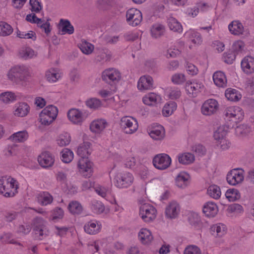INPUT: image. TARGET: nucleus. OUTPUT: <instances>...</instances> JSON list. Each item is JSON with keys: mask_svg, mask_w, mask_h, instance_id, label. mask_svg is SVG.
I'll use <instances>...</instances> for the list:
<instances>
[{"mask_svg": "<svg viewBox=\"0 0 254 254\" xmlns=\"http://www.w3.org/2000/svg\"><path fill=\"white\" fill-rule=\"evenodd\" d=\"M87 108L92 110H97L102 107L103 104L101 100L97 98L92 97L87 99L85 102Z\"/></svg>", "mask_w": 254, "mask_h": 254, "instance_id": "obj_46", "label": "nucleus"}, {"mask_svg": "<svg viewBox=\"0 0 254 254\" xmlns=\"http://www.w3.org/2000/svg\"><path fill=\"white\" fill-rule=\"evenodd\" d=\"M184 254H201V251L197 246L191 245L185 248Z\"/></svg>", "mask_w": 254, "mask_h": 254, "instance_id": "obj_64", "label": "nucleus"}, {"mask_svg": "<svg viewBox=\"0 0 254 254\" xmlns=\"http://www.w3.org/2000/svg\"><path fill=\"white\" fill-rule=\"evenodd\" d=\"M152 163L153 166L157 169L164 170L171 166L172 159L169 155L166 153H160L154 157Z\"/></svg>", "mask_w": 254, "mask_h": 254, "instance_id": "obj_11", "label": "nucleus"}, {"mask_svg": "<svg viewBox=\"0 0 254 254\" xmlns=\"http://www.w3.org/2000/svg\"><path fill=\"white\" fill-rule=\"evenodd\" d=\"M17 96L11 91H6L0 94V101L4 104H10L16 101Z\"/></svg>", "mask_w": 254, "mask_h": 254, "instance_id": "obj_44", "label": "nucleus"}, {"mask_svg": "<svg viewBox=\"0 0 254 254\" xmlns=\"http://www.w3.org/2000/svg\"><path fill=\"white\" fill-rule=\"evenodd\" d=\"M219 109L218 101L214 99L205 101L201 105L200 111L202 115L210 116L216 114Z\"/></svg>", "mask_w": 254, "mask_h": 254, "instance_id": "obj_12", "label": "nucleus"}, {"mask_svg": "<svg viewBox=\"0 0 254 254\" xmlns=\"http://www.w3.org/2000/svg\"><path fill=\"white\" fill-rule=\"evenodd\" d=\"M246 50V45L244 42L241 40L234 41L232 44V50L236 55L243 54Z\"/></svg>", "mask_w": 254, "mask_h": 254, "instance_id": "obj_53", "label": "nucleus"}, {"mask_svg": "<svg viewBox=\"0 0 254 254\" xmlns=\"http://www.w3.org/2000/svg\"><path fill=\"white\" fill-rule=\"evenodd\" d=\"M153 80L152 77L145 75L141 76L138 80L137 87L140 91L151 90L153 88Z\"/></svg>", "mask_w": 254, "mask_h": 254, "instance_id": "obj_26", "label": "nucleus"}, {"mask_svg": "<svg viewBox=\"0 0 254 254\" xmlns=\"http://www.w3.org/2000/svg\"><path fill=\"white\" fill-rule=\"evenodd\" d=\"M13 32V28L8 24L4 22H0V35L6 36L10 35Z\"/></svg>", "mask_w": 254, "mask_h": 254, "instance_id": "obj_61", "label": "nucleus"}, {"mask_svg": "<svg viewBox=\"0 0 254 254\" xmlns=\"http://www.w3.org/2000/svg\"><path fill=\"white\" fill-rule=\"evenodd\" d=\"M229 32L234 36H247L248 34V30L239 20H233L228 26Z\"/></svg>", "mask_w": 254, "mask_h": 254, "instance_id": "obj_16", "label": "nucleus"}, {"mask_svg": "<svg viewBox=\"0 0 254 254\" xmlns=\"http://www.w3.org/2000/svg\"><path fill=\"white\" fill-rule=\"evenodd\" d=\"M37 198L39 203L43 206L50 204L53 201V197L52 195L46 191L40 193Z\"/></svg>", "mask_w": 254, "mask_h": 254, "instance_id": "obj_48", "label": "nucleus"}, {"mask_svg": "<svg viewBox=\"0 0 254 254\" xmlns=\"http://www.w3.org/2000/svg\"><path fill=\"white\" fill-rule=\"evenodd\" d=\"M18 186V182L10 176L0 177V193L6 197L14 196L17 193Z\"/></svg>", "mask_w": 254, "mask_h": 254, "instance_id": "obj_2", "label": "nucleus"}, {"mask_svg": "<svg viewBox=\"0 0 254 254\" xmlns=\"http://www.w3.org/2000/svg\"><path fill=\"white\" fill-rule=\"evenodd\" d=\"M30 67L25 64H17L11 66L7 71L6 77L16 85H22L31 76Z\"/></svg>", "mask_w": 254, "mask_h": 254, "instance_id": "obj_1", "label": "nucleus"}, {"mask_svg": "<svg viewBox=\"0 0 254 254\" xmlns=\"http://www.w3.org/2000/svg\"><path fill=\"white\" fill-rule=\"evenodd\" d=\"M171 81L176 85H182L186 81V76L182 73H175L171 77Z\"/></svg>", "mask_w": 254, "mask_h": 254, "instance_id": "obj_60", "label": "nucleus"}, {"mask_svg": "<svg viewBox=\"0 0 254 254\" xmlns=\"http://www.w3.org/2000/svg\"><path fill=\"white\" fill-rule=\"evenodd\" d=\"M79 48L83 54L88 55L93 52L94 46L86 41H82L80 44Z\"/></svg>", "mask_w": 254, "mask_h": 254, "instance_id": "obj_59", "label": "nucleus"}, {"mask_svg": "<svg viewBox=\"0 0 254 254\" xmlns=\"http://www.w3.org/2000/svg\"><path fill=\"white\" fill-rule=\"evenodd\" d=\"M104 242L105 240L101 239L90 241L87 244L88 250L91 253L98 252Z\"/></svg>", "mask_w": 254, "mask_h": 254, "instance_id": "obj_52", "label": "nucleus"}, {"mask_svg": "<svg viewBox=\"0 0 254 254\" xmlns=\"http://www.w3.org/2000/svg\"><path fill=\"white\" fill-rule=\"evenodd\" d=\"M68 209L73 214H79L82 212L83 208L79 202L72 201L69 203Z\"/></svg>", "mask_w": 254, "mask_h": 254, "instance_id": "obj_57", "label": "nucleus"}, {"mask_svg": "<svg viewBox=\"0 0 254 254\" xmlns=\"http://www.w3.org/2000/svg\"><path fill=\"white\" fill-rule=\"evenodd\" d=\"M241 67L242 71L247 75L254 73V57L246 56L241 61Z\"/></svg>", "mask_w": 254, "mask_h": 254, "instance_id": "obj_25", "label": "nucleus"}, {"mask_svg": "<svg viewBox=\"0 0 254 254\" xmlns=\"http://www.w3.org/2000/svg\"><path fill=\"white\" fill-rule=\"evenodd\" d=\"M168 25L171 31L180 33L183 32V28L182 24L176 18L173 17H170L168 18Z\"/></svg>", "mask_w": 254, "mask_h": 254, "instance_id": "obj_45", "label": "nucleus"}, {"mask_svg": "<svg viewBox=\"0 0 254 254\" xmlns=\"http://www.w3.org/2000/svg\"><path fill=\"white\" fill-rule=\"evenodd\" d=\"M181 210L179 203L173 200L168 203L165 210L166 218L169 219H176L179 216Z\"/></svg>", "mask_w": 254, "mask_h": 254, "instance_id": "obj_18", "label": "nucleus"}, {"mask_svg": "<svg viewBox=\"0 0 254 254\" xmlns=\"http://www.w3.org/2000/svg\"><path fill=\"white\" fill-rule=\"evenodd\" d=\"M177 104L175 102L169 101L165 103L162 109V114L165 117L172 115L177 110Z\"/></svg>", "mask_w": 254, "mask_h": 254, "instance_id": "obj_39", "label": "nucleus"}, {"mask_svg": "<svg viewBox=\"0 0 254 254\" xmlns=\"http://www.w3.org/2000/svg\"><path fill=\"white\" fill-rule=\"evenodd\" d=\"M244 178L245 172L241 168H236L231 170L228 173L226 177L227 183L233 186L242 183Z\"/></svg>", "mask_w": 254, "mask_h": 254, "instance_id": "obj_10", "label": "nucleus"}, {"mask_svg": "<svg viewBox=\"0 0 254 254\" xmlns=\"http://www.w3.org/2000/svg\"><path fill=\"white\" fill-rule=\"evenodd\" d=\"M71 137L69 133L66 132L60 134L56 138V143L60 147L67 146L71 142Z\"/></svg>", "mask_w": 254, "mask_h": 254, "instance_id": "obj_42", "label": "nucleus"}, {"mask_svg": "<svg viewBox=\"0 0 254 254\" xmlns=\"http://www.w3.org/2000/svg\"><path fill=\"white\" fill-rule=\"evenodd\" d=\"M89 116L88 112L77 108H71L67 113L68 121L73 125L81 126Z\"/></svg>", "mask_w": 254, "mask_h": 254, "instance_id": "obj_6", "label": "nucleus"}, {"mask_svg": "<svg viewBox=\"0 0 254 254\" xmlns=\"http://www.w3.org/2000/svg\"><path fill=\"white\" fill-rule=\"evenodd\" d=\"M205 87L203 84L198 81H193L190 83H187L186 90L188 94L191 97H195L198 93L204 91Z\"/></svg>", "mask_w": 254, "mask_h": 254, "instance_id": "obj_22", "label": "nucleus"}, {"mask_svg": "<svg viewBox=\"0 0 254 254\" xmlns=\"http://www.w3.org/2000/svg\"><path fill=\"white\" fill-rule=\"evenodd\" d=\"M91 144L89 142H83L77 148L76 153L81 158H88L92 152Z\"/></svg>", "mask_w": 254, "mask_h": 254, "instance_id": "obj_35", "label": "nucleus"}, {"mask_svg": "<svg viewBox=\"0 0 254 254\" xmlns=\"http://www.w3.org/2000/svg\"><path fill=\"white\" fill-rule=\"evenodd\" d=\"M127 21L129 25L136 26L142 21V16L141 11L136 8H130L126 13Z\"/></svg>", "mask_w": 254, "mask_h": 254, "instance_id": "obj_15", "label": "nucleus"}, {"mask_svg": "<svg viewBox=\"0 0 254 254\" xmlns=\"http://www.w3.org/2000/svg\"><path fill=\"white\" fill-rule=\"evenodd\" d=\"M120 126L125 133L131 134L137 131L138 124L135 118L130 116H125L121 119Z\"/></svg>", "mask_w": 254, "mask_h": 254, "instance_id": "obj_9", "label": "nucleus"}, {"mask_svg": "<svg viewBox=\"0 0 254 254\" xmlns=\"http://www.w3.org/2000/svg\"><path fill=\"white\" fill-rule=\"evenodd\" d=\"M191 181V177L187 172H179L175 179V184L179 188L184 189L188 187Z\"/></svg>", "mask_w": 254, "mask_h": 254, "instance_id": "obj_20", "label": "nucleus"}, {"mask_svg": "<svg viewBox=\"0 0 254 254\" xmlns=\"http://www.w3.org/2000/svg\"><path fill=\"white\" fill-rule=\"evenodd\" d=\"M79 173L82 177L89 178L93 175L94 163L88 158H80L77 163Z\"/></svg>", "mask_w": 254, "mask_h": 254, "instance_id": "obj_8", "label": "nucleus"}, {"mask_svg": "<svg viewBox=\"0 0 254 254\" xmlns=\"http://www.w3.org/2000/svg\"><path fill=\"white\" fill-rule=\"evenodd\" d=\"M58 114V109L56 106L48 105L40 113L39 122L43 126H49L56 119Z\"/></svg>", "mask_w": 254, "mask_h": 254, "instance_id": "obj_4", "label": "nucleus"}, {"mask_svg": "<svg viewBox=\"0 0 254 254\" xmlns=\"http://www.w3.org/2000/svg\"><path fill=\"white\" fill-rule=\"evenodd\" d=\"M45 220L40 217L36 218L33 221V232L35 238L37 239H42L47 235V230L45 225Z\"/></svg>", "mask_w": 254, "mask_h": 254, "instance_id": "obj_14", "label": "nucleus"}, {"mask_svg": "<svg viewBox=\"0 0 254 254\" xmlns=\"http://www.w3.org/2000/svg\"><path fill=\"white\" fill-rule=\"evenodd\" d=\"M165 95L169 99H177L181 95L180 90L175 87H169L165 90Z\"/></svg>", "mask_w": 254, "mask_h": 254, "instance_id": "obj_54", "label": "nucleus"}, {"mask_svg": "<svg viewBox=\"0 0 254 254\" xmlns=\"http://www.w3.org/2000/svg\"><path fill=\"white\" fill-rule=\"evenodd\" d=\"M30 111L29 106L25 102L16 104L13 109V114L16 117H24L28 115Z\"/></svg>", "mask_w": 254, "mask_h": 254, "instance_id": "obj_31", "label": "nucleus"}, {"mask_svg": "<svg viewBox=\"0 0 254 254\" xmlns=\"http://www.w3.org/2000/svg\"><path fill=\"white\" fill-rule=\"evenodd\" d=\"M224 114L226 120L234 123L242 122L245 116L244 110L237 106L227 107L224 110Z\"/></svg>", "mask_w": 254, "mask_h": 254, "instance_id": "obj_5", "label": "nucleus"}, {"mask_svg": "<svg viewBox=\"0 0 254 254\" xmlns=\"http://www.w3.org/2000/svg\"><path fill=\"white\" fill-rule=\"evenodd\" d=\"M207 194L214 199H219L221 195L220 187L215 185L210 186L207 189Z\"/></svg>", "mask_w": 254, "mask_h": 254, "instance_id": "obj_56", "label": "nucleus"}, {"mask_svg": "<svg viewBox=\"0 0 254 254\" xmlns=\"http://www.w3.org/2000/svg\"><path fill=\"white\" fill-rule=\"evenodd\" d=\"M101 78L106 83H116L120 81L122 76L121 72L116 68H108L103 71Z\"/></svg>", "mask_w": 254, "mask_h": 254, "instance_id": "obj_13", "label": "nucleus"}, {"mask_svg": "<svg viewBox=\"0 0 254 254\" xmlns=\"http://www.w3.org/2000/svg\"><path fill=\"white\" fill-rule=\"evenodd\" d=\"M202 211L206 218H213L217 215L219 208L215 202L208 201L203 204L202 207Z\"/></svg>", "mask_w": 254, "mask_h": 254, "instance_id": "obj_19", "label": "nucleus"}, {"mask_svg": "<svg viewBox=\"0 0 254 254\" xmlns=\"http://www.w3.org/2000/svg\"><path fill=\"white\" fill-rule=\"evenodd\" d=\"M90 208L92 211L96 214H107L109 211V209L106 208L102 202L96 200L91 201Z\"/></svg>", "mask_w": 254, "mask_h": 254, "instance_id": "obj_38", "label": "nucleus"}, {"mask_svg": "<svg viewBox=\"0 0 254 254\" xmlns=\"http://www.w3.org/2000/svg\"><path fill=\"white\" fill-rule=\"evenodd\" d=\"M162 101L160 95L155 92H149L144 95L142 98L143 103L149 107H154Z\"/></svg>", "mask_w": 254, "mask_h": 254, "instance_id": "obj_24", "label": "nucleus"}, {"mask_svg": "<svg viewBox=\"0 0 254 254\" xmlns=\"http://www.w3.org/2000/svg\"><path fill=\"white\" fill-rule=\"evenodd\" d=\"M243 207L237 203H233L229 205L227 211L229 214L238 215L243 212Z\"/></svg>", "mask_w": 254, "mask_h": 254, "instance_id": "obj_62", "label": "nucleus"}, {"mask_svg": "<svg viewBox=\"0 0 254 254\" xmlns=\"http://www.w3.org/2000/svg\"><path fill=\"white\" fill-rule=\"evenodd\" d=\"M228 129L226 126H221L216 129L213 133V137L215 142L226 138Z\"/></svg>", "mask_w": 254, "mask_h": 254, "instance_id": "obj_51", "label": "nucleus"}, {"mask_svg": "<svg viewBox=\"0 0 254 254\" xmlns=\"http://www.w3.org/2000/svg\"><path fill=\"white\" fill-rule=\"evenodd\" d=\"M165 32V27L164 25L156 23L152 25L150 28V34L154 38L160 37Z\"/></svg>", "mask_w": 254, "mask_h": 254, "instance_id": "obj_41", "label": "nucleus"}, {"mask_svg": "<svg viewBox=\"0 0 254 254\" xmlns=\"http://www.w3.org/2000/svg\"><path fill=\"white\" fill-rule=\"evenodd\" d=\"M147 132L150 137L155 140H161L165 135L164 127L158 124H153L147 128Z\"/></svg>", "mask_w": 254, "mask_h": 254, "instance_id": "obj_17", "label": "nucleus"}, {"mask_svg": "<svg viewBox=\"0 0 254 254\" xmlns=\"http://www.w3.org/2000/svg\"><path fill=\"white\" fill-rule=\"evenodd\" d=\"M138 238L141 243L144 245H149L153 240L151 231L146 228L140 229L138 233Z\"/></svg>", "mask_w": 254, "mask_h": 254, "instance_id": "obj_28", "label": "nucleus"}, {"mask_svg": "<svg viewBox=\"0 0 254 254\" xmlns=\"http://www.w3.org/2000/svg\"><path fill=\"white\" fill-rule=\"evenodd\" d=\"M39 164L44 168L52 166L55 162L54 157L48 152L41 153L38 158Z\"/></svg>", "mask_w": 254, "mask_h": 254, "instance_id": "obj_33", "label": "nucleus"}, {"mask_svg": "<svg viewBox=\"0 0 254 254\" xmlns=\"http://www.w3.org/2000/svg\"><path fill=\"white\" fill-rule=\"evenodd\" d=\"M102 228L101 223L95 220L89 221L84 226L85 232L90 235H95L99 233Z\"/></svg>", "mask_w": 254, "mask_h": 254, "instance_id": "obj_29", "label": "nucleus"}, {"mask_svg": "<svg viewBox=\"0 0 254 254\" xmlns=\"http://www.w3.org/2000/svg\"><path fill=\"white\" fill-rule=\"evenodd\" d=\"M184 36L186 39L195 45H199L202 42V38L200 33L194 29H189L185 32Z\"/></svg>", "mask_w": 254, "mask_h": 254, "instance_id": "obj_30", "label": "nucleus"}, {"mask_svg": "<svg viewBox=\"0 0 254 254\" xmlns=\"http://www.w3.org/2000/svg\"><path fill=\"white\" fill-rule=\"evenodd\" d=\"M60 24L62 27V34H71L74 32V28L68 20L61 19Z\"/></svg>", "mask_w": 254, "mask_h": 254, "instance_id": "obj_55", "label": "nucleus"}, {"mask_svg": "<svg viewBox=\"0 0 254 254\" xmlns=\"http://www.w3.org/2000/svg\"><path fill=\"white\" fill-rule=\"evenodd\" d=\"M134 180L133 174L128 171L117 172L114 178L115 186L121 189H127L131 187Z\"/></svg>", "mask_w": 254, "mask_h": 254, "instance_id": "obj_3", "label": "nucleus"}, {"mask_svg": "<svg viewBox=\"0 0 254 254\" xmlns=\"http://www.w3.org/2000/svg\"><path fill=\"white\" fill-rule=\"evenodd\" d=\"M29 137V133L26 130L17 131L12 134L9 137L10 139L17 143H22L26 141Z\"/></svg>", "mask_w": 254, "mask_h": 254, "instance_id": "obj_40", "label": "nucleus"}, {"mask_svg": "<svg viewBox=\"0 0 254 254\" xmlns=\"http://www.w3.org/2000/svg\"><path fill=\"white\" fill-rule=\"evenodd\" d=\"M45 76L49 82L55 83L62 78V72L58 68H51L46 71Z\"/></svg>", "mask_w": 254, "mask_h": 254, "instance_id": "obj_32", "label": "nucleus"}, {"mask_svg": "<svg viewBox=\"0 0 254 254\" xmlns=\"http://www.w3.org/2000/svg\"><path fill=\"white\" fill-rule=\"evenodd\" d=\"M213 81L216 86L224 88L227 86V80L225 73L221 71H216L213 74Z\"/></svg>", "mask_w": 254, "mask_h": 254, "instance_id": "obj_36", "label": "nucleus"}, {"mask_svg": "<svg viewBox=\"0 0 254 254\" xmlns=\"http://www.w3.org/2000/svg\"><path fill=\"white\" fill-rule=\"evenodd\" d=\"M235 134L239 136H244L247 135L250 131L251 128L245 125H241L235 128Z\"/></svg>", "mask_w": 254, "mask_h": 254, "instance_id": "obj_63", "label": "nucleus"}, {"mask_svg": "<svg viewBox=\"0 0 254 254\" xmlns=\"http://www.w3.org/2000/svg\"><path fill=\"white\" fill-rule=\"evenodd\" d=\"M111 58V52L108 50L103 49L100 51L97 56L96 59L100 62L105 63L110 61Z\"/></svg>", "mask_w": 254, "mask_h": 254, "instance_id": "obj_58", "label": "nucleus"}, {"mask_svg": "<svg viewBox=\"0 0 254 254\" xmlns=\"http://www.w3.org/2000/svg\"><path fill=\"white\" fill-rule=\"evenodd\" d=\"M108 123L103 119H97L91 122L89 126L90 130L95 134H100L107 127Z\"/></svg>", "mask_w": 254, "mask_h": 254, "instance_id": "obj_23", "label": "nucleus"}, {"mask_svg": "<svg viewBox=\"0 0 254 254\" xmlns=\"http://www.w3.org/2000/svg\"><path fill=\"white\" fill-rule=\"evenodd\" d=\"M227 227L223 223H218L210 226L209 232L216 238L223 237L227 233Z\"/></svg>", "mask_w": 254, "mask_h": 254, "instance_id": "obj_27", "label": "nucleus"}, {"mask_svg": "<svg viewBox=\"0 0 254 254\" xmlns=\"http://www.w3.org/2000/svg\"><path fill=\"white\" fill-rule=\"evenodd\" d=\"M64 210L60 207H56L51 211L49 220L54 222H57L62 220L64 216Z\"/></svg>", "mask_w": 254, "mask_h": 254, "instance_id": "obj_50", "label": "nucleus"}, {"mask_svg": "<svg viewBox=\"0 0 254 254\" xmlns=\"http://www.w3.org/2000/svg\"><path fill=\"white\" fill-rule=\"evenodd\" d=\"M18 53L19 57L24 60L34 58L37 56V52L30 47H22Z\"/></svg>", "mask_w": 254, "mask_h": 254, "instance_id": "obj_37", "label": "nucleus"}, {"mask_svg": "<svg viewBox=\"0 0 254 254\" xmlns=\"http://www.w3.org/2000/svg\"><path fill=\"white\" fill-rule=\"evenodd\" d=\"M157 211L156 208L149 203H144L139 207V215L145 223H151L156 218Z\"/></svg>", "mask_w": 254, "mask_h": 254, "instance_id": "obj_7", "label": "nucleus"}, {"mask_svg": "<svg viewBox=\"0 0 254 254\" xmlns=\"http://www.w3.org/2000/svg\"><path fill=\"white\" fill-rule=\"evenodd\" d=\"M60 155L62 161L66 164L70 163L74 156L73 151L67 148L63 149L61 152Z\"/></svg>", "mask_w": 254, "mask_h": 254, "instance_id": "obj_49", "label": "nucleus"}, {"mask_svg": "<svg viewBox=\"0 0 254 254\" xmlns=\"http://www.w3.org/2000/svg\"><path fill=\"white\" fill-rule=\"evenodd\" d=\"M95 190L99 195L110 201L112 203L116 202L111 187L98 185L95 188Z\"/></svg>", "mask_w": 254, "mask_h": 254, "instance_id": "obj_21", "label": "nucleus"}, {"mask_svg": "<svg viewBox=\"0 0 254 254\" xmlns=\"http://www.w3.org/2000/svg\"><path fill=\"white\" fill-rule=\"evenodd\" d=\"M176 158L178 162L183 165H190L195 161L194 155L192 153L189 152L179 153Z\"/></svg>", "mask_w": 254, "mask_h": 254, "instance_id": "obj_34", "label": "nucleus"}, {"mask_svg": "<svg viewBox=\"0 0 254 254\" xmlns=\"http://www.w3.org/2000/svg\"><path fill=\"white\" fill-rule=\"evenodd\" d=\"M225 195L230 202L237 201L241 198V193L239 190L235 188L228 189L225 192Z\"/></svg>", "mask_w": 254, "mask_h": 254, "instance_id": "obj_47", "label": "nucleus"}, {"mask_svg": "<svg viewBox=\"0 0 254 254\" xmlns=\"http://www.w3.org/2000/svg\"><path fill=\"white\" fill-rule=\"evenodd\" d=\"M225 95L227 99L231 102H237L242 98V95L237 90L228 88L226 90Z\"/></svg>", "mask_w": 254, "mask_h": 254, "instance_id": "obj_43", "label": "nucleus"}]
</instances>
